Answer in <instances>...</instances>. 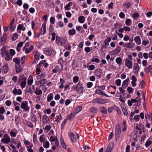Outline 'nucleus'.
Segmentation results:
<instances>
[{"instance_id": "f257e3e1", "label": "nucleus", "mask_w": 152, "mask_h": 152, "mask_svg": "<svg viewBox=\"0 0 152 152\" xmlns=\"http://www.w3.org/2000/svg\"><path fill=\"white\" fill-rule=\"evenodd\" d=\"M115 139L117 140L118 139L120 136L121 132V127L119 124H117L115 126Z\"/></svg>"}, {"instance_id": "f03ea898", "label": "nucleus", "mask_w": 152, "mask_h": 152, "mask_svg": "<svg viewBox=\"0 0 152 152\" xmlns=\"http://www.w3.org/2000/svg\"><path fill=\"white\" fill-rule=\"evenodd\" d=\"M136 103L134 106H139L140 104V101H138L137 99H131V100H129L128 101V105L131 106L132 104V103Z\"/></svg>"}, {"instance_id": "7ed1b4c3", "label": "nucleus", "mask_w": 152, "mask_h": 152, "mask_svg": "<svg viewBox=\"0 0 152 152\" xmlns=\"http://www.w3.org/2000/svg\"><path fill=\"white\" fill-rule=\"evenodd\" d=\"M56 42L58 45L63 46L65 45L66 41L64 38H60L57 36L56 37Z\"/></svg>"}, {"instance_id": "20e7f679", "label": "nucleus", "mask_w": 152, "mask_h": 152, "mask_svg": "<svg viewBox=\"0 0 152 152\" xmlns=\"http://www.w3.org/2000/svg\"><path fill=\"white\" fill-rule=\"evenodd\" d=\"M83 88L81 83H78L77 85L76 91L78 94H83Z\"/></svg>"}, {"instance_id": "39448f33", "label": "nucleus", "mask_w": 152, "mask_h": 152, "mask_svg": "<svg viewBox=\"0 0 152 152\" xmlns=\"http://www.w3.org/2000/svg\"><path fill=\"white\" fill-rule=\"evenodd\" d=\"M125 65L128 69H131L132 67V62L131 60H129V58H126L125 59Z\"/></svg>"}, {"instance_id": "423d86ee", "label": "nucleus", "mask_w": 152, "mask_h": 152, "mask_svg": "<svg viewBox=\"0 0 152 152\" xmlns=\"http://www.w3.org/2000/svg\"><path fill=\"white\" fill-rule=\"evenodd\" d=\"M28 103L27 101L22 102L21 104V108L24 109L25 110H28L29 109V107L28 106Z\"/></svg>"}, {"instance_id": "0eeeda50", "label": "nucleus", "mask_w": 152, "mask_h": 152, "mask_svg": "<svg viewBox=\"0 0 152 152\" xmlns=\"http://www.w3.org/2000/svg\"><path fill=\"white\" fill-rule=\"evenodd\" d=\"M10 141V137L7 135H4L3 139L1 140V142L6 144L8 143Z\"/></svg>"}, {"instance_id": "6e6552de", "label": "nucleus", "mask_w": 152, "mask_h": 152, "mask_svg": "<svg viewBox=\"0 0 152 152\" xmlns=\"http://www.w3.org/2000/svg\"><path fill=\"white\" fill-rule=\"evenodd\" d=\"M52 51L53 49L51 48H50L45 49L44 52V53L46 55L50 56L52 54Z\"/></svg>"}, {"instance_id": "1a4fd4ad", "label": "nucleus", "mask_w": 152, "mask_h": 152, "mask_svg": "<svg viewBox=\"0 0 152 152\" xmlns=\"http://www.w3.org/2000/svg\"><path fill=\"white\" fill-rule=\"evenodd\" d=\"M139 69V68L138 64L137 63H134L133 70L135 74L137 75L138 74Z\"/></svg>"}, {"instance_id": "9d476101", "label": "nucleus", "mask_w": 152, "mask_h": 152, "mask_svg": "<svg viewBox=\"0 0 152 152\" xmlns=\"http://www.w3.org/2000/svg\"><path fill=\"white\" fill-rule=\"evenodd\" d=\"M134 45V44L132 42H129L125 44L124 45V46L129 48H133Z\"/></svg>"}, {"instance_id": "9b49d317", "label": "nucleus", "mask_w": 152, "mask_h": 152, "mask_svg": "<svg viewBox=\"0 0 152 152\" xmlns=\"http://www.w3.org/2000/svg\"><path fill=\"white\" fill-rule=\"evenodd\" d=\"M12 92L15 95L17 94L20 95L22 94V91L20 89L18 90L16 88H14L13 90L12 91Z\"/></svg>"}, {"instance_id": "f8f14e48", "label": "nucleus", "mask_w": 152, "mask_h": 152, "mask_svg": "<svg viewBox=\"0 0 152 152\" xmlns=\"http://www.w3.org/2000/svg\"><path fill=\"white\" fill-rule=\"evenodd\" d=\"M95 73L96 75L99 78H100L102 76V72L101 70L97 69L95 70Z\"/></svg>"}, {"instance_id": "ddd939ff", "label": "nucleus", "mask_w": 152, "mask_h": 152, "mask_svg": "<svg viewBox=\"0 0 152 152\" xmlns=\"http://www.w3.org/2000/svg\"><path fill=\"white\" fill-rule=\"evenodd\" d=\"M93 101L94 103H99L101 104H103L104 103L103 100L99 98L95 99Z\"/></svg>"}, {"instance_id": "4468645a", "label": "nucleus", "mask_w": 152, "mask_h": 152, "mask_svg": "<svg viewBox=\"0 0 152 152\" xmlns=\"http://www.w3.org/2000/svg\"><path fill=\"white\" fill-rule=\"evenodd\" d=\"M134 40L136 43L138 45H140L141 43L140 37L137 36L134 38Z\"/></svg>"}, {"instance_id": "2eb2a0df", "label": "nucleus", "mask_w": 152, "mask_h": 152, "mask_svg": "<svg viewBox=\"0 0 152 152\" xmlns=\"http://www.w3.org/2000/svg\"><path fill=\"white\" fill-rule=\"evenodd\" d=\"M69 134L70 135V137L71 141L72 142H74L76 141V138L75 137V135L74 133L72 132H69Z\"/></svg>"}, {"instance_id": "dca6fc26", "label": "nucleus", "mask_w": 152, "mask_h": 152, "mask_svg": "<svg viewBox=\"0 0 152 152\" xmlns=\"http://www.w3.org/2000/svg\"><path fill=\"white\" fill-rule=\"evenodd\" d=\"M129 78L125 80L122 84V87L124 88H125L128 85V82L129 81Z\"/></svg>"}, {"instance_id": "f3484780", "label": "nucleus", "mask_w": 152, "mask_h": 152, "mask_svg": "<svg viewBox=\"0 0 152 152\" xmlns=\"http://www.w3.org/2000/svg\"><path fill=\"white\" fill-rule=\"evenodd\" d=\"M33 48V45H31L30 46L29 48H26L25 49V51L26 53H28L32 50Z\"/></svg>"}, {"instance_id": "a211bd4d", "label": "nucleus", "mask_w": 152, "mask_h": 152, "mask_svg": "<svg viewBox=\"0 0 152 152\" xmlns=\"http://www.w3.org/2000/svg\"><path fill=\"white\" fill-rule=\"evenodd\" d=\"M82 109V107L81 106H79L75 109L74 113L75 114L79 113Z\"/></svg>"}, {"instance_id": "6ab92c4d", "label": "nucleus", "mask_w": 152, "mask_h": 152, "mask_svg": "<svg viewBox=\"0 0 152 152\" xmlns=\"http://www.w3.org/2000/svg\"><path fill=\"white\" fill-rule=\"evenodd\" d=\"M15 69L16 70V72L17 73H19L21 70V67L20 65H15Z\"/></svg>"}, {"instance_id": "aec40b11", "label": "nucleus", "mask_w": 152, "mask_h": 152, "mask_svg": "<svg viewBox=\"0 0 152 152\" xmlns=\"http://www.w3.org/2000/svg\"><path fill=\"white\" fill-rule=\"evenodd\" d=\"M85 20V17L83 16H80L78 18V21L80 23H83Z\"/></svg>"}, {"instance_id": "412c9836", "label": "nucleus", "mask_w": 152, "mask_h": 152, "mask_svg": "<svg viewBox=\"0 0 152 152\" xmlns=\"http://www.w3.org/2000/svg\"><path fill=\"white\" fill-rule=\"evenodd\" d=\"M100 111L104 114H106L107 113L106 109L104 107H101L99 108Z\"/></svg>"}, {"instance_id": "4be33fe9", "label": "nucleus", "mask_w": 152, "mask_h": 152, "mask_svg": "<svg viewBox=\"0 0 152 152\" xmlns=\"http://www.w3.org/2000/svg\"><path fill=\"white\" fill-rule=\"evenodd\" d=\"M35 56V60L33 62V64H36V63L39 59V55L38 53H36L34 56Z\"/></svg>"}, {"instance_id": "5701e85b", "label": "nucleus", "mask_w": 152, "mask_h": 152, "mask_svg": "<svg viewBox=\"0 0 152 152\" xmlns=\"http://www.w3.org/2000/svg\"><path fill=\"white\" fill-rule=\"evenodd\" d=\"M35 90V88L34 85L31 86H30L28 92L30 94H32Z\"/></svg>"}, {"instance_id": "b1692460", "label": "nucleus", "mask_w": 152, "mask_h": 152, "mask_svg": "<svg viewBox=\"0 0 152 152\" xmlns=\"http://www.w3.org/2000/svg\"><path fill=\"white\" fill-rule=\"evenodd\" d=\"M35 94L37 95L41 94H42V91L40 89H39L38 87H37L36 89Z\"/></svg>"}, {"instance_id": "393cba45", "label": "nucleus", "mask_w": 152, "mask_h": 152, "mask_svg": "<svg viewBox=\"0 0 152 152\" xmlns=\"http://www.w3.org/2000/svg\"><path fill=\"white\" fill-rule=\"evenodd\" d=\"M115 61L117 64L119 65L121 64L122 63V59L120 57L117 58L116 59Z\"/></svg>"}, {"instance_id": "a878e982", "label": "nucleus", "mask_w": 152, "mask_h": 152, "mask_svg": "<svg viewBox=\"0 0 152 152\" xmlns=\"http://www.w3.org/2000/svg\"><path fill=\"white\" fill-rule=\"evenodd\" d=\"M75 33L76 31L74 28H73L71 30H69V34L70 35H74L75 34Z\"/></svg>"}, {"instance_id": "bb28decb", "label": "nucleus", "mask_w": 152, "mask_h": 152, "mask_svg": "<svg viewBox=\"0 0 152 152\" xmlns=\"http://www.w3.org/2000/svg\"><path fill=\"white\" fill-rule=\"evenodd\" d=\"M121 48L120 47H118L116 48L114 50L113 52V54H117L120 51Z\"/></svg>"}, {"instance_id": "cd10ccee", "label": "nucleus", "mask_w": 152, "mask_h": 152, "mask_svg": "<svg viewBox=\"0 0 152 152\" xmlns=\"http://www.w3.org/2000/svg\"><path fill=\"white\" fill-rule=\"evenodd\" d=\"M95 92L96 94L101 95H103L105 94L103 93V91L99 89H96V90Z\"/></svg>"}, {"instance_id": "c85d7f7f", "label": "nucleus", "mask_w": 152, "mask_h": 152, "mask_svg": "<svg viewBox=\"0 0 152 152\" xmlns=\"http://www.w3.org/2000/svg\"><path fill=\"white\" fill-rule=\"evenodd\" d=\"M113 146L111 144H109L106 150V152H111Z\"/></svg>"}, {"instance_id": "c756f323", "label": "nucleus", "mask_w": 152, "mask_h": 152, "mask_svg": "<svg viewBox=\"0 0 152 152\" xmlns=\"http://www.w3.org/2000/svg\"><path fill=\"white\" fill-rule=\"evenodd\" d=\"M75 114H75L74 113H70L68 116L67 118L69 120L72 119V118H73L74 117Z\"/></svg>"}, {"instance_id": "7c9ffc66", "label": "nucleus", "mask_w": 152, "mask_h": 152, "mask_svg": "<svg viewBox=\"0 0 152 152\" xmlns=\"http://www.w3.org/2000/svg\"><path fill=\"white\" fill-rule=\"evenodd\" d=\"M90 112L96 113L97 112V109L96 108L94 107L91 108L90 110Z\"/></svg>"}, {"instance_id": "2f4dec72", "label": "nucleus", "mask_w": 152, "mask_h": 152, "mask_svg": "<svg viewBox=\"0 0 152 152\" xmlns=\"http://www.w3.org/2000/svg\"><path fill=\"white\" fill-rule=\"evenodd\" d=\"M2 68V72H3L6 73L8 71V68L7 66H4Z\"/></svg>"}, {"instance_id": "473e14b6", "label": "nucleus", "mask_w": 152, "mask_h": 152, "mask_svg": "<svg viewBox=\"0 0 152 152\" xmlns=\"http://www.w3.org/2000/svg\"><path fill=\"white\" fill-rule=\"evenodd\" d=\"M122 109L124 114L125 115L127 116L128 115V112L125 107L124 106L122 107Z\"/></svg>"}, {"instance_id": "72a5a7b5", "label": "nucleus", "mask_w": 152, "mask_h": 152, "mask_svg": "<svg viewBox=\"0 0 152 152\" xmlns=\"http://www.w3.org/2000/svg\"><path fill=\"white\" fill-rule=\"evenodd\" d=\"M43 28V31H41V34L42 33V34H45L46 32V24L43 23L42 26V28Z\"/></svg>"}, {"instance_id": "f704fd0d", "label": "nucleus", "mask_w": 152, "mask_h": 152, "mask_svg": "<svg viewBox=\"0 0 152 152\" xmlns=\"http://www.w3.org/2000/svg\"><path fill=\"white\" fill-rule=\"evenodd\" d=\"M53 96L52 94L50 93L49 94L48 96L47 101L49 102L50 101L53 99Z\"/></svg>"}, {"instance_id": "c9c22d12", "label": "nucleus", "mask_w": 152, "mask_h": 152, "mask_svg": "<svg viewBox=\"0 0 152 152\" xmlns=\"http://www.w3.org/2000/svg\"><path fill=\"white\" fill-rule=\"evenodd\" d=\"M61 144L62 146L64 148H66V146L64 142V141L62 138H61Z\"/></svg>"}, {"instance_id": "e433bc0d", "label": "nucleus", "mask_w": 152, "mask_h": 152, "mask_svg": "<svg viewBox=\"0 0 152 152\" xmlns=\"http://www.w3.org/2000/svg\"><path fill=\"white\" fill-rule=\"evenodd\" d=\"M72 4V2H70L67 4L64 7L65 9L67 10H70L69 7L71 6Z\"/></svg>"}, {"instance_id": "4c0bfd02", "label": "nucleus", "mask_w": 152, "mask_h": 152, "mask_svg": "<svg viewBox=\"0 0 152 152\" xmlns=\"http://www.w3.org/2000/svg\"><path fill=\"white\" fill-rule=\"evenodd\" d=\"M13 61L16 63L15 65H20L19 58H13Z\"/></svg>"}, {"instance_id": "58836bf2", "label": "nucleus", "mask_w": 152, "mask_h": 152, "mask_svg": "<svg viewBox=\"0 0 152 152\" xmlns=\"http://www.w3.org/2000/svg\"><path fill=\"white\" fill-rule=\"evenodd\" d=\"M56 117L57 118V119L56 121L57 123L59 122L60 120H62V117L60 114H59V115H57L56 116Z\"/></svg>"}, {"instance_id": "ea45409f", "label": "nucleus", "mask_w": 152, "mask_h": 152, "mask_svg": "<svg viewBox=\"0 0 152 152\" xmlns=\"http://www.w3.org/2000/svg\"><path fill=\"white\" fill-rule=\"evenodd\" d=\"M10 146L13 149L12 152H18V151L16 150V147L13 144H11Z\"/></svg>"}, {"instance_id": "a19ab883", "label": "nucleus", "mask_w": 152, "mask_h": 152, "mask_svg": "<svg viewBox=\"0 0 152 152\" xmlns=\"http://www.w3.org/2000/svg\"><path fill=\"white\" fill-rule=\"evenodd\" d=\"M126 24L127 26H130L132 24V21L130 19H128L126 20Z\"/></svg>"}, {"instance_id": "79ce46f5", "label": "nucleus", "mask_w": 152, "mask_h": 152, "mask_svg": "<svg viewBox=\"0 0 152 152\" xmlns=\"http://www.w3.org/2000/svg\"><path fill=\"white\" fill-rule=\"evenodd\" d=\"M79 77L77 76H75L73 78V82L75 83H77L79 80Z\"/></svg>"}, {"instance_id": "37998d69", "label": "nucleus", "mask_w": 152, "mask_h": 152, "mask_svg": "<svg viewBox=\"0 0 152 152\" xmlns=\"http://www.w3.org/2000/svg\"><path fill=\"white\" fill-rule=\"evenodd\" d=\"M123 6L126 8L128 9L130 6V4L129 2H126V3L123 4Z\"/></svg>"}, {"instance_id": "c03bdc74", "label": "nucleus", "mask_w": 152, "mask_h": 152, "mask_svg": "<svg viewBox=\"0 0 152 152\" xmlns=\"http://www.w3.org/2000/svg\"><path fill=\"white\" fill-rule=\"evenodd\" d=\"M18 34L17 33L13 34L12 37V39L13 40H15L18 37Z\"/></svg>"}, {"instance_id": "a18cd8bd", "label": "nucleus", "mask_w": 152, "mask_h": 152, "mask_svg": "<svg viewBox=\"0 0 152 152\" xmlns=\"http://www.w3.org/2000/svg\"><path fill=\"white\" fill-rule=\"evenodd\" d=\"M26 83V80H25L23 81L21 83V87L22 88H24L25 87Z\"/></svg>"}, {"instance_id": "49530a36", "label": "nucleus", "mask_w": 152, "mask_h": 152, "mask_svg": "<svg viewBox=\"0 0 152 152\" xmlns=\"http://www.w3.org/2000/svg\"><path fill=\"white\" fill-rule=\"evenodd\" d=\"M45 61V60L42 61H41V63H42L45 68H47L48 66V64L47 63H46Z\"/></svg>"}, {"instance_id": "de8ad7c7", "label": "nucleus", "mask_w": 152, "mask_h": 152, "mask_svg": "<svg viewBox=\"0 0 152 152\" xmlns=\"http://www.w3.org/2000/svg\"><path fill=\"white\" fill-rule=\"evenodd\" d=\"M6 57L5 58V60L7 61H9L10 59V54L8 53H6Z\"/></svg>"}, {"instance_id": "09e8293b", "label": "nucleus", "mask_w": 152, "mask_h": 152, "mask_svg": "<svg viewBox=\"0 0 152 152\" xmlns=\"http://www.w3.org/2000/svg\"><path fill=\"white\" fill-rule=\"evenodd\" d=\"M26 124L27 126L30 127L31 128H33V125L30 122L27 121H26Z\"/></svg>"}, {"instance_id": "8fccbe9b", "label": "nucleus", "mask_w": 152, "mask_h": 152, "mask_svg": "<svg viewBox=\"0 0 152 152\" xmlns=\"http://www.w3.org/2000/svg\"><path fill=\"white\" fill-rule=\"evenodd\" d=\"M49 143L48 141H47L45 142V144L44 145V148H48L49 147Z\"/></svg>"}, {"instance_id": "3c124183", "label": "nucleus", "mask_w": 152, "mask_h": 152, "mask_svg": "<svg viewBox=\"0 0 152 152\" xmlns=\"http://www.w3.org/2000/svg\"><path fill=\"white\" fill-rule=\"evenodd\" d=\"M127 90L129 94H132L133 92V89L132 87H128Z\"/></svg>"}, {"instance_id": "603ef678", "label": "nucleus", "mask_w": 152, "mask_h": 152, "mask_svg": "<svg viewBox=\"0 0 152 152\" xmlns=\"http://www.w3.org/2000/svg\"><path fill=\"white\" fill-rule=\"evenodd\" d=\"M5 112V110L3 107L0 108V114H3Z\"/></svg>"}, {"instance_id": "864d4df0", "label": "nucleus", "mask_w": 152, "mask_h": 152, "mask_svg": "<svg viewBox=\"0 0 152 152\" xmlns=\"http://www.w3.org/2000/svg\"><path fill=\"white\" fill-rule=\"evenodd\" d=\"M67 121V120L66 119H64L63 122H62V123L61 124V127L62 129H63V128L65 126V124L66 123Z\"/></svg>"}, {"instance_id": "5fc2aeb1", "label": "nucleus", "mask_w": 152, "mask_h": 152, "mask_svg": "<svg viewBox=\"0 0 152 152\" xmlns=\"http://www.w3.org/2000/svg\"><path fill=\"white\" fill-rule=\"evenodd\" d=\"M39 82L41 84H44L46 83L47 81L46 80L44 79H42L39 80Z\"/></svg>"}, {"instance_id": "6e6d98bb", "label": "nucleus", "mask_w": 152, "mask_h": 152, "mask_svg": "<svg viewBox=\"0 0 152 152\" xmlns=\"http://www.w3.org/2000/svg\"><path fill=\"white\" fill-rule=\"evenodd\" d=\"M145 86V82L143 80L141 82V83L139 84V86L140 88H143Z\"/></svg>"}, {"instance_id": "4d7b16f0", "label": "nucleus", "mask_w": 152, "mask_h": 152, "mask_svg": "<svg viewBox=\"0 0 152 152\" xmlns=\"http://www.w3.org/2000/svg\"><path fill=\"white\" fill-rule=\"evenodd\" d=\"M45 76H46V75L45 74H44V73L40 75H39L37 76V79L38 80L40 79L42 77H45Z\"/></svg>"}, {"instance_id": "13d9d810", "label": "nucleus", "mask_w": 152, "mask_h": 152, "mask_svg": "<svg viewBox=\"0 0 152 152\" xmlns=\"http://www.w3.org/2000/svg\"><path fill=\"white\" fill-rule=\"evenodd\" d=\"M151 142L150 140H148L146 142L145 144V146L146 147H147L150 146L151 144Z\"/></svg>"}, {"instance_id": "bf43d9fd", "label": "nucleus", "mask_w": 152, "mask_h": 152, "mask_svg": "<svg viewBox=\"0 0 152 152\" xmlns=\"http://www.w3.org/2000/svg\"><path fill=\"white\" fill-rule=\"evenodd\" d=\"M33 79H28L27 83L28 85H31L33 83Z\"/></svg>"}, {"instance_id": "052dcab7", "label": "nucleus", "mask_w": 152, "mask_h": 152, "mask_svg": "<svg viewBox=\"0 0 152 152\" xmlns=\"http://www.w3.org/2000/svg\"><path fill=\"white\" fill-rule=\"evenodd\" d=\"M50 22L53 24L54 23L55 21V19L53 17H51L50 19Z\"/></svg>"}, {"instance_id": "680f3d73", "label": "nucleus", "mask_w": 152, "mask_h": 152, "mask_svg": "<svg viewBox=\"0 0 152 152\" xmlns=\"http://www.w3.org/2000/svg\"><path fill=\"white\" fill-rule=\"evenodd\" d=\"M11 102L10 101L7 100L6 102V104L7 106H10L11 104Z\"/></svg>"}, {"instance_id": "e2e57ef3", "label": "nucleus", "mask_w": 152, "mask_h": 152, "mask_svg": "<svg viewBox=\"0 0 152 152\" xmlns=\"http://www.w3.org/2000/svg\"><path fill=\"white\" fill-rule=\"evenodd\" d=\"M115 82L117 85V86H119L121 85V81L120 79H118L116 80Z\"/></svg>"}, {"instance_id": "0e129e2a", "label": "nucleus", "mask_w": 152, "mask_h": 152, "mask_svg": "<svg viewBox=\"0 0 152 152\" xmlns=\"http://www.w3.org/2000/svg\"><path fill=\"white\" fill-rule=\"evenodd\" d=\"M52 37L51 38V40L54 41L55 39L56 34L54 32H53L51 34Z\"/></svg>"}, {"instance_id": "69168bd1", "label": "nucleus", "mask_w": 152, "mask_h": 152, "mask_svg": "<svg viewBox=\"0 0 152 152\" xmlns=\"http://www.w3.org/2000/svg\"><path fill=\"white\" fill-rule=\"evenodd\" d=\"M10 134V135L12 137H15L16 136V134L12 131H11Z\"/></svg>"}, {"instance_id": "338daca9", "label": "nucleus", "mask_w": 152, "mask_h": 152, "mask_svg": "<svg viewBox=\"0 0 152 152\" xmlns=\"http://www.w3.org/2000/svg\"><path fill=\"white\" fill-rule=\"evenodd\" d=\"M93 85V83L92 82H89L87 83V86L88 88H90Z\"/></svg>"}, {"instance_id": "774afa93", "label": "nucleus", "mask_w": 152, "mask_h": 152, "mask_svg": "<svg viewBox=\"0 0 152 152\" xmlns=\"http://www.w3.org/2000/svg\"><path fill=\"white\" fill-rule=\"evenodd\" d=\"M119 16L120 17L122 18H124L125 17V14H124L122 12H120L119 14Z\"/></svg>"}]
</instances>
